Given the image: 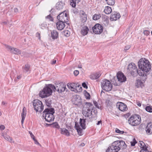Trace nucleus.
Listing matches in <instances>:
<instances>
[{
    "instance_id": "obj_4",
    "label": "nucleus",
    "mask_w": 152,
    "mask_h": 152,
    "mask_svg": "<svg viewBox=\"0 0 152 152\" xmlns=\"http://www.w3.org/2000/svg\"><path fill=\"white\" fill-rule=\"evenodd\" d=\"M128 122L129 124L132 126H137L141 122V117L139 115H133L129 118Z\"/></svg>"
},
{
    "instance_id": "obj_56",
    "label": "nucleus",
    "mask_w": 152,
    "mask_h": 152,
    "mask_svg": "<svg viewBox=\"0 0 152 152\" xmlns=\"http://www.w3.org/2000/svg\"><path fill=\"white\" fill-rule=\"evenodd\" d=\"M36 36L37 37L40 38V33L39 32H37L36 34Z\"/></svg>"
},
{
    "instance_id": "obj_48",
    "label": "nucleus",
    "mask_w": 152,
    "mask_h": 152,
    "mask_svg": "<svg viewBox=\"0 0 152 152\" xmlns=\"http://www.w3.org/2000/svg\"><path fill=\"white\" fill-rule=\"evenodd\" d=\"M86 93H85V96L86 97L87 99H89L90 98V94L88 93L87 91H86Z\"/></svg>"
},
{
    "instance_id": "obj_22",
    "label": "nucleus",
    "mask_w": 152,
    "mask_h": 152,
    "mask_svg": "<svg viewBox=\"0 0 152 152\" xmlns=\"http://www.w3.org/2000/svg\"><path fill=\"white\" fill-rule=\"evenodd\" d=\"M139 146L141 148V150L140 152H142V151H144L146 149H147L148 147V146L146 145L145 143L142 141H140L139 143Z\"/></svg>"
},
{
    "instance_id": "obj_2",
    "label": "nucleus",
    "mask_w": 152,
    "mask_h": 152,
    "mask_svg": "<svg viewBox=\"0 0 152 152\" xmlns=\"http://www.w3.org/2000/svg\"><path fill=\"white\" fill-rule=\"evenodd\" d=\"M54 113L53 108H48L44 111L42 116L46 121L48 122H51L54 120V116L53 114Z\"/></svg>"
},
{
    "instance_id": "obj_15",
    "label": "nucleus",
    "mask_w": 152,
    "mask_h": 152,
    "mask_svg": "<svg viewBox=\"0 0 152 152\" xmlns=\"http://www.w3.org/2000/svg\"><path fill=\"white\" fill-rule=\"evenodd\" d=\"M72 102L76 105H78L81 102L82 100L80 97L77 95H75L73 96L72 99Z\"/></svg>"
},
{
    "instance_id": "obj_37",
    "label": "nucleus",
    "mask_w": 152,
    "mask_h": 152,
    "mask_svg": "<svg viewBox=\"0 0 152 152\" xmlns=\"http://www.w3.org/2000/svg\"><path fill=\"white\" fill-rule=\"evenodd\" d=\"M101 16L100 14H95L93 16V19L94 20H96L99 19Z\"/></svg>"
},
{
    "instance_id": "obj_16",
    "label": "nucleus",
    "mask_w": 152,
    "mask_h": 152,
    "mask_svg": "<svg viewBox=\"0 0 152 152\" xmlns=\"http://www.w3.org/2000/svg\"><path fill=\"white\" fill-rule=\"evenodd\" d=\"M117 106H118V109L122 111H126L128 109L127 106L122 102H118Z\"/></svg>"
},
{
    "instance_id": "obj_58",
    "label": "nucleus",
    "mask_w": 152,
    "mask_h": 152,
    "mask_svg": "<svg viewBox=\"0 0 152 152\" xmlns=\"http://www.w3.org/2000/svg\"><path fill=\"white\" fill-rule=\"evenodd\" d=\"M29 133L30 135V136H31V138L34 137V135L32 134V133L30 131H29Z\"/></svg>"
},
{
    "instance_id": "obj_6",
    "label": "nucleus",
    "mask_w": 152,
    "mask_h": 152,
    "mask_svg": "<svg viewBox=\"0 0 152 152\" xmlns=\"http://www.w3.org/2000/svg\"><path fill=\"white\" fill-rule=\"evenodd\" d=\"M101 86L102 89L106 91L111 90L112 88V85L108 80L104 79L101 82Z\"/></svg>"
},
{
    "instance_id": "obj_3",
    "label": "nucleus",
    "mask_w": 152,
    "mask_h": 152,
    "mask_svg": "<svg viewBox=\"0 0 152 152\" xmlns=\"http://www.w3.org/2000/svg\"><path fill=\"white\" fill-rule=\"evenodd\" d=\"M51 85H52V84H49L46 85L43 90L40 92V96L42 98H44L48 97L52 94V90L53 91V87L51 86Z\"/></svg>"
},
{
    "instance_id": "obj_31",
    "label": "nucleus",
    "mask_w": 152,
    "mask_h": 152,
    "mask_svg": "<svg viewBox=\"0 0 152 152\" xmlns=\"http://www.w3.org/2000/svg\"><path fill=\"white\" fill-rule=\"evenodd\" d=\"M101 76L100 73H96L95 74H92L90 75V77L91 79L92 80L96 79Z\"/></svg>"
},
{
    "instance_id": "obj_63",
    "label": "nucleus",
    "mask_w": 152,
    "mask_h": 152,
    "mask_svg": "<svg viewBox=\"0 0 152 152\" xmlns=\"http://www.w3.org/2000/svg\"><path fill=\"white\" fill-rule=\"evenodd\" d=\"M56 60H53V61L52 62V63H51V64H55L56 62Z\"/></svg>"
},
{
    "instance_id": "obj_13",
    "label": "nucleus",
    "mask_w": 152,
    "mask_h": 152,
    "mask_svg": "<svg viewBox=\"0 0 152 152\" xmlns=\"http://www.w3.org/2000/svg\"><path fill=\"white\" fill-rule=\"evenodd\" d=\"M119 147H118L115 141L106 150V152H118L120 150Z\"/></svg>"
},
{
    "instance_id": "obj_50",
    "label": "nucleus",
    "mask_w": 152,
    "mask_h": 152,
    "mask_svg": "<svg viewBox=\"0 0 152 152\" xmlns=\"http://www.w3.org/2000/svg\"><path fill=\"white\" fill-rule=\"evenodd\" d=\"M79 73V71L77 70H75L74 72V74L75 76H77Z\"/></svg>"
},
{
    "instance_id": "obj_29",
    "label": "nucleus",
    "mask_w": 152,
    "mask_h": 152,
    "mask_svg": "<svg viewBox=\"0 0 152 152\" xmlns=\"http://www.w3.org/2000/svg\"><path fill=\"white\" fill-rule=\"evenodd\" d=\"M61 133L62 134L65 135L67 136L70 135V133L69 131L65 128H60Z\"/></svg>"
},
{
    "instance_id": "obj_47",
    "label": "nucleus",
    "mask_w": 152,
    "mask_h": 152,
    "mask_svg": "<svg viewBox=\"0 0 152 152\" xmlns=\"http://www.w3.org/2000/svg\"><path fill=\"white\" fill-rule=\"evenodd\" d=\"M40 26L41 28L43 29L44 28H45L46 27L47 24L44 23H43L41 24Z\"/></svg>"
},
{
    "instance_id": "obj_62",
    "label": "nucleus",
    "mask_w": 152,
    "mask_h": 152,
    "mask_svg": "<svg viewBox=\"0 0 152 152\" xmlns=\"http://www.w3.org/2000/svg\"><path fill=\"white\" fill-rule=\"evenodd\" d=\"M136 143V142H131V145L132 146H134Z\"/></svg>"
},
{
    "instance_id": "obj_30",
    "label": "nucleus",
    "mask_w": 152,
    "mask_h": 152,
    "mask_svg": "<svg viewBox=\"0 0 152 152\" xmlns=\"http://www.w3.org/2000/svg\"><path fill=\"white\" fill-rule=\"evenodd\" d=\"M86 119H80V126L82 127L83 129H85L86 127Z\"/></svg>"
},
{
    "instance_id": "obj_64",
    "label": "nucleus",
    "mask_w": 152,
    "mask_h": 152,
    "mask_svg": "<svg viewBox=\"0 0 152 152\" xmlns=\"http://www.w3.org/2000/svg\"><path fill=\"white\" fill-rule=\"evenodd\" d=\"M100 124H102V121H98V122L96 124L97 125H99Z\"/></svg>"
},
{
    "instance_id": "obj_18",
    "label": "nucleus",
    "mask_w": 152,
    "mask_h": 152,
    "mask_svg": "<svg viewBox=\"0 0 152 152\" xmlns=\"http://www.w3.org/2000/svg\"><path fill=\"white\" fill-rule=\"evenodd\" d=\"M68 87L70 89L77 90V88L80 86V85L78 83H68L67 84Z\"/></svg>"
},
{
    "instance_id": "obj_52",
    "label": "nucleus",
    "mask_w": 152,
    "mask_h": 152,
    "mask_svg": "<svg viewBox=\"0 0 152 152\" xmlns=\"http://www.w3.org/2000/svg\"><path fill=\"white\" fill-rule=\"evenodd\" d=\"M82 86L83 87H84V88H85L86 89H87L88 88L87 86L86 85V83L84 82L82 84Z\"/></svg>"
},
{
    "instance_id": "obj_57",
    "label": "nucleus",
    "mask_w": 152,
    "mask_h": 152,
    "mask_svg": "<svg viewBox=\"0 0 152 152\" xmlns=\"http://www.w3.org/2000/svg\"><path fill=\"white\" fill-rule=\"evenodd\" d=\"M80 86L79 87V88H77V91H80L82 90V88L81 86L80 85Z\"/></svg>"
},
{
    "instance_id": "obj_53",
    "label": "nucleus",
    "mask_w": 152,
    "mask_h": 152,
    "mask_svg": "<svg viewBox=\"0 0 152 152\" xmlns=\"http://www.w3.org/2000/svg\"><path fill=\"white\" fill-rule=\"evenodd\" d=\"M130 48V47L129 45H127L125 47L124 50H128V49H129Z\"/></svg>"
},
{
    "instance_id": "obj_34",
    "label": "nucleus",
    "mask_w": 152,
    "mask_h": 152,
    "mask_svg": "<svg viewBox=\"0 0 152 152\" xmlns=\"http://www.w3.org/2000/svg\"><path fill=\"white\" fill-rule=\"evenodd\" d=\"M80 0H71L70 4L73 7H75L76 5V3H78Z\"/></svg>"
},
{
    "instance_id": "obj_60",
    "label": "nucleus",
    "mask_w": 152,
    "mask_h": 152,
    "mask_svg": "<svg viewBox=\"0 0 152 152\" xmlns=\"http://www.w3.org/2000/svg\"><path fill=\"white\" fill-rule=\"evenodd\" d=\"M18 11V10L17 8H15L14 9V12L15 13H17Z\"/></svg>"
},
{
    "instance_id": "obj_38",
    "label": "nucleus",
    "mask_w": 152,
    "mask_h": 152,
    "mask_svg": "<svg viewBox=\"0 0 152 152\" xmlns=\"http://www.w3.org/2000/svg\"><path fill=\"white\" fill-rule=\"evenodd\" d=\"M107 4L110 5H113L115 4V0H106Z\"/></svg>"
},
{
    "instance_id": "obj_28",
    "label": "nucleus",
    "mask_w": 152,
    "mask_h": 152,
    "mask_svg": "<svg viewBox=\"0 0 152 152\" xmlns=\"http://www.w3.org/2000/svg\"><path fill=\"white\" fill-rule=\"evenodd\" d=\"M64 5V3L62 2L61 1H59L56 4V7L57 9L61 10L62 9Z\"/></svg>"
},
{
    "instance_id": "obj_26",
    "label": "nucleus",
    "mask_w": 152,
    "mask_h": 152,
    "mask_svg": "<svg viewBox=\"0 0 152 152\" xmlns=\"http://www.w3.org/2000/svg\"><path fill=\"white\" fill-rule=\"evenodd\" d=\"M26 108L25 107H24L23 109L22 112L21 113V116L22 117L21 123L22 124H23V123L24 120L26 116Z\"/></svg>"
},
{
    "instance_id": "obj_10",
    "label": "nucleus",
    "mask_w": 152,
    "mask_h": 152,
    "mask_svg": "<svg viewBox=\"0 0 152 152\" xmlns=\"http://www.w3.org/2000/svg\"><path fill=\"white\" fill-rule=\"evenodd\" d=\"M58 20L64 23H67L68 21L69 18L68 14L65 12L60 13L57 17Z\"/></svg>"
},
{
    "instance_id": "obj_23",
    "label": "nucleus",
    "mask_w": 152,
    "mask_h": 152,
    "mask_svg": "<svg viewBox=\"0 0 152 152\" xmlns=\"http://www.w3.org/2000/svg\"><path fill=\"white\" fill-rule=\"evenodd\" d=\"M75 128L77 130L78 132V134L80 135H82V129L80 127V126L79 125L78 123L77 122H75Z\"/></svg>"
},
{
    "instance_id": "obj_61",
    "label": "nucleus",
    "mask_w": 152,
    "mask_h": 152,
    "mask_svg": "<svg viewBox=\"0 0 152 152\" xmlns=\"http://www.w3.org/2000/svg\"><path fill=\"white\" fill-rule=\"evenodd\" d=\"M137 104L138 106H139V107L141 106V103H140L139 102H137Z\"/></svg>"
},
{
    "instance_id": "obj_51",
    "label": "nucleus",
    "mask_w": 152,
    "mask_h": 152,
    "mask_svg": "<svg viewBox=\"0 0 152 152\" xmlns=\"http://www.w3.org/2000/svg\"><path fill=\"white\" fill-rule=\"evenodd\" d=\"M80 16H84V15H86L85 12L83 11H80Z\"/></svg>"
},
{
    "instance_id": "obj_39",
    "label": "nucleus",
    "mask_w": 152,
    "mask_h": 152,
    "mask_svg": "<svg viewBox=\"0 0 152 152\" xmlns=\"http://www.w3.org/2000/svg\"><path fill=\"white\" fill-rule=\"evenodd\" d=\"M80 18V20L83 23H85L87 20L86 15H84V16H81Z\"/></svg>"
},
{
    "instance_id": "obj_1",
    "label": "nucleus",
    "mask_w": 152,
    "mask_h": 152,
    "mask_svg": "<svg viewBox=\"0 0 152 152\" xmlns=\"http://www.w3.org/2000/svg\"><path fill=\"white\" fill-rule=\"evenodd\" d=\"M138 64L139 68L141 70V72L142 75L140 76L142 77L140 78L143 81H145L147 78V75L151 69L150 63L148 60L144 58L142 61H140Z\"/></svg>"
},
{
    "instance_id": "obj_21",
    "label": "nucleus",
    "mask_w": 152,
    "mask_h": 152,
    "mask_svg": "<svg viewBox=\"0 0 152 152\" xmlns=\"http://www.w3.org/2000/svg\"><path fill=\"white\" fill-rule=\"evenodd\" d=\"M145 131L147 133L149 134H152V123L150 122L148 123L145 128Z\"/></svg>"
},
{
    "instance_id": "obj_36",
    "label": "nucleus",
    "mask_w": 152,
    "mask_h": 152,
    "mask_svg": "<svg viewBox=\"0 0 152 152\" xmlns=\"http://www.w3.org/2000/svg\"><path fill=\"white\" fill-rule=\"evenodd\" d=\"M30 66L28 64H26L24 67H23V72H27L29 71Z\"/></svg>"
},
{
    "instance_id": "obj_45",
    "label": "nucleus",
    "mask_w": 152,
    "mask_h": 152,
    "mask_svg": "<svg viewBox=\"0 0 152 152\" xmlns=\"http://www.w3.org/2000/svg\"><path fill=\"white\" fill-rule=\"evenodd\" d=\"M94 103L95 106L98 109H100L101 107V106L99 104H98V103L96 101H94Z\"/></svg>"
},
{
    "instance_id": "obj_32",
    "label": "nucleus",
    "mask_w": 152,
    "mask_h": 152,
    "mask_svg": "<svg viewBox=\"0 0 152 152\" xmlns=\"http://www.w3.org/2000/svg\"><path fill=\"white\" fill-rule=\"evenodd\" d=\"M51 37L52 38H58V33L56 30H53L51 32Z\"/></svg>"
},
{
    "instance_id": "obj_27",
    "label": "nucleus",
    "mask_w": 152,
    "mask_h": 152,
    "mask_svg": "<svg viewBox=\"0 0 152 152\" xmlns=\"http://www.w3.org/2000/svg\"><path fill=\"white\" fill-rule=\"evenodd\" d=\"M135 86L137 88H142L144 86L143 83L139 79L137 80L135 83Z\"/></svg>"
},
{
    "instance_id": "obj_41",
    "label": "nucleus",
    "mask_w": 152,
    "mask_h": 152,
    "mask_svg": "<svg viewBox=\"0 0 152 152\" xmlns=\"http://www.w3.org/2000/svg\"><path fill=\"white\" fill-rule=\"evenodd\" d=\"M145 110L148 112L151 113L152 112V106H147L145 108Z\"/></svg>"
},
{
    "instance_id": "obj_35",
    "label": "nucleus",
    "mask_w": 152,
    "mask_h": 152,
    "mask_svg": "<svg viewBox=\"0 0 152 152\" xmlns=\"http://www.w3.org/2000/svg\"><path fill=\"white\" fill-rule=\"evenodd\" d=\"M112 11V9L110 7L107 6L105 7L104 12L107 14H109L111 13Z\"/></svg>"
},
{
    "instance_id": "obj_14",
    "label": "nucleus",
    "mask_w": 152,
    "mask_h": 152,
    "mask_svg": "<svg viewBox=\"0 0 152 152\" xmlns=\"http://www.w3.org/2000/svg\"><path fill=\"white\" fill-rule=\"evenodd\" d=\"M86 108L83 109L82 113L86 117H89L88 120V121H92V110H87Z\"/></svg>"
},
{
    "instance_id": "obj_43",
    "label": "nucleus",
    "mask_w": 152,
    "mask_h": 152,
    "mask_svg": "<svg viewBox=\"0 0 152 152\" xmlns=\"http://www.w3.org/2000/svg\"><path fill=\"white\" fill-rule=\"evenodd\" d=\"M46 104L47 106L48 107H50L51 105V102L49 99L46 100Z\"/></svg>"
},
{
    "instance_id": "obj_40",
    "label": "nucleus",
    "mask_w": 152,
    "mask_h": 152,
    "mask_svg": "<svg viewBox=\"0 0 152 152\" xmlns=\"http://www.w3.org/2000/svg\"><path fill=\"white\" fill-rule=\"evenodd\" d=\"M52 125L53 127L56 128L58 129H60V126L58 123L56 122L53 123Z\"/></svg>"
},
{
    "instance_id": "obj_46",
    "label": "nucleus",
    "mask_w": 152,
    "mask_h": 152,
    "mask_svg": "<svg viewBox=\"0 0 152 152\" xmlns=\"http://www.w3.org/2000/svg\"><path fill=\"white\" fill-rule=\"evenodd\" d=\"M115 132L117 133H118L121 134H122L124 133V131H120L119 129L117 128L116 129Z\"/></svg>"
},
{
    "instance_id": "obj_9",
    "label": "nucleus",
    "mask_w": 152,
    "mask_h": 152,
    "mask_svg": "<svg viewBox=\"0 0 152 152\" xmlns=\"http://www.w3.org/2000/svg\"><path fill=\"white\" fill-rule=\"evenodd\" d=\"M4 45L5 47L7 50L10 52L11 53L17 55L20 54H21V51L19 49L12 47V46L8 45L6 44H4Z\"/></svg>"
},
{
    "instance_id": "obj_44",
    "label": "nucleus",
    "mask_w": 152,
    "mask_h": 152,
    "mask_svg": "<svg viewBox=\"0 0 152 152\" xmlns=\"http://www.w3.org/2000/svg\"><path fill=\"white\" fill-rule=\"evenodd\" d=\"M64 35H65V37H69L70 34V32L69 31L67 30V31H65L64 32Z\"/></svg>"
},
{
    "instance_id": "obj_11",
    "label": "nucleus",
    "mask_w": 152,
    "mask_h": 152,
    "mask_svg": "<svg viewBox=\"0 0 152 152\" xmlns=\"http://www.w3.org/2000/svg\"><path fill=\"white\" fill-rule=\"evenodd\" d=\"M117 77L118 79V81L119 83H115L116 86H119L120 83H122L123 82H124L126 81V77L124 74L121 72H118L117 75Z\"/></svg>"
},
{
    "instance_id": "obj_55",
    "label": "nucleus",
    "mask_w": 152,
    "mask_h": 152,
    "mask_svg": "<svg viewBox=\"0 0 152 152\" xmlns=\"http://www.w3.org/2000/svg\"><path fill=\"white\" fill-rule=\"evenodd\" d=\"M149 148L148 147L147 149H146L144 151H142V152H152L151 151L149 150Z\"/></svg>"
},
{
    "instance_id": "obj_12",
    "label": "nucleus",
    "mask_w": 152,
    "mask_h": 152,
    "mask_svg": "<svg viewBox=\"0 0 152 152\" xmlns=\"http://www.w3.org/2000/svg\"><path fill=\"white\" fill-rule=\"evenodd\" d=\"M92 30L94 33L96 34H99L103 31V28L100 24L97 23L96 24L93 28Z\"/></svg>"
},
{
    "instance_id": "obj_20",
    "label": "nucleus",
    "mask_w": 152,
    "mask_h": 152,
    "mask_svg": "<svg viewBox=\"0 0 152 152\" xmlns=\"http://www.w3.org/2000/svg\"><path fill=\"white\" fill-rule=\"evenodd\" d=\"M120 17V15L119 13L114 12L111 14L110 19L111 20H116Z\"/></svg>"
},
{
    "instance_id": "obj_19",
    "label": "nucleus",
    "mask_w": 152,
    "mask_h": 152,
    "mask_svg": "<svg viewBox=\"0 0 152 152\" xmlns=\"http://www.w3.org/2000/svg\"><path fill=\"white\" fill-rule=\"evenodd\" d=\"M64 22L59 21L56 23V27L57 29L59 30H61L64 29L65 27Z\"/></svg>"
},
{
    "instance_id": "obj_8",
    "label": "nucleus",
    "mask_w": 152,
    "mask_h": 152,
    "mask_svg": "<svg viewBox=\"0 0 152 152\" xmlns=\"http://www.w3.org/2000/svg\"><path fill=\"white\" fill-rule=\"evenodd\" d=\"M52 87H53V91H56L58 92L61 93L64 91L66 89V85L63 83H57L56 84V86H54L52 85H51Z\"/></svg>"
},
{
    "instance_id": "obj_5",
    "label": "nucleus",
    "mask_w": 152,
    "mask_h": 152,
    "mask_svg": "<svg viewBox=\"0 0 152 152\" xmlns=\"http://www.w3.org/2000/svg\"><path fill=\"white\" fill-rule=\"evenodd\" d=\"M128 70L132 75L135 76L138 74L140 76L142 75L141 70H137L136 66L134 63H130L128 66Z\"/></svg>"
},
{
    "instance_id": "obj_59",
    "label": "nucleus",
    "mask_w": 152,
    "mask_h": 152,
    "mask_svg": "<svg viewBox=\"0 0 152 152\" xmlns=\"http://www.w3.org/2000/svg\"><path fill=\"white\" fill-rule=\"evenodd\" d=\"M34 143H35V144H37V145H40V144L39 143V142L37 140H36L34 141Z\"/></svg>"
},
{
    "instance_id": "obj_24",
    "label": "nucleus",
    "mask_w": 152,
    "mask_h": 152,
    "mask_svg": "<svg viewBox=\"0 0 152 152\" xmlns=\"http://www.w3.org/2000/svg\"><path fill=\"white\" fill-rule=\"evenodd\" d=\"M1 135L4 139L10 142H12V139L8 135H7V133L4 132L1 133Z\"/></svg>"
},
{
    "instance_id": "obj_7",
    "label": "nucleus",
    "mask_w": 152,
    "mask_h": 152,
    "mask_svg": "<svg viewBox=\"0 0 152 152\" xmlns=\"http://www.w3.org/2000/svg\"><path fill=\"white\" fill-rule=\"evenodd\" d=\"M33 104L34 109L37 112H41L43 109V106L41 101L37 99L34 100Z\"/></svg>"
},
{
    "instance_id": "obj_49",
    "label": "nucleus",
    "mask_w": 152,
    "mask_h": 152,
    "mask_svg": "<svg viewBox=\"0 0 152 152\" xmlns=\"http://www.w3.org/2000/svg\"><path fill=\"white\" fill-rule=\"evenodd\" d=\"M143 33L144 35H148L150 34V31L147 30H145L144 31Z\"/></svg>"
},
{
    "instance_id": "obj_42",
    "label": "nucleus",
    "mask_w": 152,
    "mask_h": 152,
    "mask_svg": "<svg viewBox=\"0 0 152 152\" xmlns=\"http://www.w3.org/2000/svg\"><path fill=\"white\" fill-rule=\"evenodd\" d=\"M46 18L50 21H53V18L50 15L47 16Z\"/></svg>"
},
{
    "instance_id": "obj_25",
    "label": "nucleus",
    "mask_w": 152,
    "mask_h": 152,
    "mask_svg": "<svg viewBox=\"0 0 152 152\" xmlns=\"http://www.w3.org/2000/svg\"><path fill=\"white\" fill-rule=\"evenodd\" d=\"M93 105L90 102H86L83 108H86L87 110H93Z\"/></svg>"
},
{
    "instance_id": "obj_54",
    "label": "nucleus",
    "mask_w": 152,
    "mask_h": 152,
    "mask_svg": "<svg viewBox=\"0 0 152 152\" xmlns=\"http://www.w3.org/2000/svg\"><path fill=\"white\" fill-rule=\"evenodd\" d=\"M5 128V127L4 125H1L0 126V129L1 130H4Z\"/></svg>"
},
{
    "instance_id": "obj_33",
    "label": "nucleus",
    "mask_w": 152,
    "mask_h": 152,
    "mask_svg": "<svg viewBox=\"0 0 152 152\" xmlns=\"http://www.w3.org/2000/svg\"><path fill=\"white\" fill-rule=\"evenodd\" d=\"M89 29L87 27H84L81 30V33L82 34L83 36L86 35L88 32Z\"/></svg>"
},
{
    "instance_id": "obj_17",
    "label": "nucleus",
    "mask_w": 152,
    "mask_h": 152,
    "mask_svg": "<svg viewBox=\"0 0 152 152\" xmlns=\"http://www.w3.org/2000/svg\"><path fill=\"white\" fill-rule=\"evenodd\" d=\"M116 142L118 147H119L120 150L122 148V149H125L126 147V145L125 142L122 140L116 141H115Z\"/></svg>"
}]
</instances>
